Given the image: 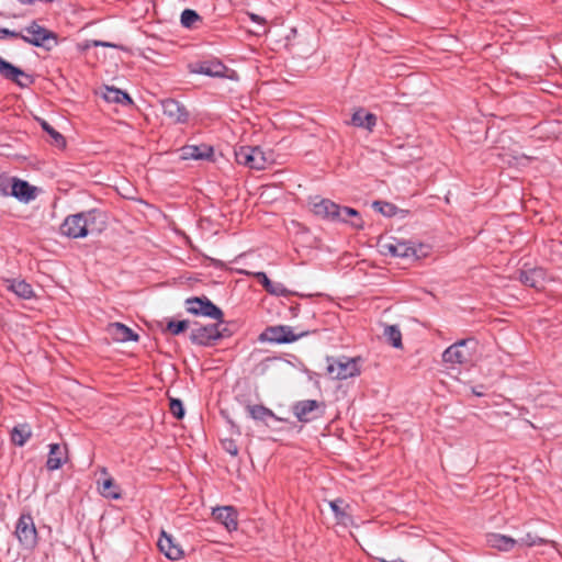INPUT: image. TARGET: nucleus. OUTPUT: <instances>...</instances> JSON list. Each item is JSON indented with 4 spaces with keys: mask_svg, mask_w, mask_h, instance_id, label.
Returning a JSON list of instances; mask_svg holds the SVG:
<instances>
[{
    "mask_svg": "<svg viewBox=\"0 0 562 562\" xmlns=\"http://www.w3.org/2000/svg\"><path fill=\"white\" fill-rule=\"evenodd\" d=\"M360 357H347V356H327L326 363L327 373L336 380H347L349 378L358 376L361 372Z\"/></svg>",
    "mask_w": 562,
    "mask_h": 562,
    "instance_id": "1",
    "label": "nucleus"
},
{
    "mask_svg": "<svg viewBox=\"0 0 562 562\" xmlns=\"http://www.w3.org/2000/svg\"><path fill=\"white\" fill-rule=\"evenodd\" d=\"M95 218L94 210L69 215L60 225V233L69 238H83L88 235L89 227Z\"/></svg>",
    "mask_w": 562,
    "mask_h": 562,
    "instance_id": "2",
    "label": "nucleus"
},
{
    "mask_svg": "<svg viewBox=\"0 0 562 562\" xmlns=\"http://www.w3.org/2000/svg\"><path fill=\"white\" fill-rule=\"evenodd\" d=\"M236 161L250 169L263 170L270 164L271 155L267 156L266 153L257 146H241L235 151Z\"/></svg>",
    "mask_w": 562,
    "mask_h": 562,
    "instance_id": "3",
    "label": "nucleus"
},
{
    "mask_svg": "<svg viewBox=\"0 0 562 562\" xmlns=\"http://www.w3.org/2000/svg\"><path fill=\"white\" fill-rule=\"evenodd\" d=\"M186 310L188 313L196 315L210 317L212 319L217 321L220 324L224 323V313L223 311L216 306L211 300L207 297H189L186 300Z\"/></svg>",
    "mask_w": 562,
    "mask_h": 562,
    "instance_id": "4",
    "label": "nucleus"
},
{
    "mask_svg": "<svg viewBox=\"0 0 562 562\" xmlns=\"http://www.w3.org/2000/svg\"><path fill=\"white\" fill-rule=\"evenodd\" d=\"M23 31L25 34L23 33L22 40L27 44L46 49H50L52 46L56 44V34L37 24L35 21H33Z\"/></svg>",
    "mask_w": 562,
    "mask_h": 562,
    "instance_id": "5",
    "label": "nucleus"
},
{
    "mask_svg": "<svg viewBox=\"0 0 562 562\" xmlns=\"http://www.w3.org/2000/svg\"><path fill=\"white\" fill-rule=\"evenodd\" d=\"M15 536L20 544L27 550H33L37 544V530L30 513L22 514L15 526Z\"/></svg>",
    "mask_w": 562,
    "mask_h": 562,
    "instance_id": "6",
    "label": "nucleus"
},
{
    "mask_svg": "<svg viewBox=\"0 0 562 562\" xmlns=\"http://www.w3.org/2000/svg\"><path fill=\"white\" fill-rule=\"evenodd\" d=\"M222 324H209V325H199L192 328L190 333V340L194 345L199 346H212L217 340L225 336L224 331L226 329H221L220 326Z\"/></svg>",
    "mask_w": 562,
    "mask_h": 562,
    "instance_id": "7",
    "label": "nucleus"
},
{
    "mask_svg": "<svg viewBox=\"0 0 562 562\" xmlns=\"http://www.w3.org/2000/svg\"><path fill=\"white\" fill-rule=\"evenodd\" d=\"M475 345L473 339H461L449 346L442 353V361L451 366L464 364L472 360V352L469 345Z\"/></svg>",
    "mask_w": 562,
    "mask_h": 562,
    "instance_id": "8",
    "label": "nucleus"
},
{
    "mask_svg": "<svg viewBox=\"0 0 562 562\" xmlns=\"http://www.w3.org/2000/svg\"><path fill=\"white\" fill-rule=\"evenodd\" d=\"M307 335L306 331L294 333L292 327L280 325V326H270L266 328V330L261 334V340H267L274 344H290L294 342L301 337Z\"/></svg>",
    "mask_w": 562,
    "mask_h": 562,
    "instance_id": "9",
    "label": "nucleus"
},
{
    "mask_svg": "<svg viewBox=\"0 0 562 562\" xmlns=\"http://www.w3.org/2000/svg\"><path fill=\"white\" fill-rule=\"evenodd\" d=\"M313 213L323 220L330 222H346L341 216V206L329 199H315L312 202Z\"/></svg>",
    "mask_w": 562,
    "mask_h": 562,
    "instance_id": "10",
    "label": "nucleus"
},
{
    "mask_svg": "<svg viewBox=\"0 0 562 562\" xmlns=\"http://www.w3.org/2000/svg\"><path fill=\"white\" fill-rule=\"evenodd\" d=\"M162 113L173 124H186L190 119V112L180 101L168 98L160 101Z\"/></svg>",
    "mask_w": 562,
    "mask_h": 562,
    "instance_id": "11",
    "label": "nucleus"
},
{
    "mask_svg": "<svg viewBox=\"0 0 562 562\" xmlns=\"http://www.w3.org/2000/svg\"><path fill=\"white\" fill-rule=\"evenodd\" d=\"M0 76L7 80L15 82L18 86L24 88L33 82L30 75L24 72L19 67L7 61L0 56Z\"/></svg>",
    "mask_w": 562,
    "mask_h": 562,
    "instance_id": "12",
    "label": "nucleus"
},
{
    "mask_svg": "<svg viewBox=\"0 0 562 562\" xmlns=\"http://www.w3.org/2000/svg\"><path fill=\"white\" fill-rule=\"evenodd\" d=\"M190 71L192 74L221 78L225 76L226 66L218 59H211L191 65Z\"/></svg>",
    "mask_w": 562,
    "mask_h": 562,
    "instance_id": "13",
    "label": "nucleus"
},
{
    "mask_svg": "<svg viewBox=\"0 0 562 562\" xmlns=\"http://www.w3.org/2000/svg\"><path fill=\"white\" fill-rule=\"evenodd\" d=\"M49 451L46 460V468L48 471H56L60 469L68 461V449L66 445L50 443L48 445Z\"/></svg>",
    "mask_w": 562,
    "mask_h": 562,
    "instance_id": "14",
    "label": "nucleus"
},
{
    "mask_svg": "<svg viewBox=\"0 0 562 562\" xmlns=\"http://www.w3.org/2000/svg\"><path fill=\"white\" fill-rule=\"evenodd\" d=\"M546 271L539 267L524 268L519 272V281L527 286L540 290L544 285Z\"/></svg>",
    "mask_w": 562,
    "mask_h": 562,
    "instance_id": "15",
    "label": "nucleus"
},
{
    "mask_svg": "<svg viewBox=\"0 0 562 562\" xmlns=\"http://www.w3.org/2000/svg\"><path fill=\"white\" fill-rule=\"evenodd\" d=\"M214 519L221 522L228 531H234L238 527V514L233 506H222L213 509Z\"/></svg>",
    "mask_w": 562,
    "mask_h": 562,
    "instance_id": "16",
    "label": "nucleus"
},
{
    "mask_svg": "<svg viewBox=\"0 0 562 562\" xmlns=\"http://www.w3.org/2000/svg\"><path fill=\"white\" fill-rule=\"evenodd\" d=\"M157 546L160 552L170 560H179L183 555L181 547L176 543L172 537L167 535L165 531L161 532Z\"/></svg>",
    "mask_w": 562,
    "mask_h": 562,
    "instance_id": "17",
    "label": "nucleus"
},
{
    "mask_svg": "<svg viewBox=\"0 0 562 562\" xmlns=\"http://www.w3.org/2000/svg\"><path fill=\"white\" fill-rule=\"evenodd\" d=\"M36 188L31 186L27 181L19 178H13L11 184V196H14L19 201L30 202L36 198Z\"/></svg>",
    "mask_w": 562,
    "mask_h": 562,
    "instance_id": "18",
    "label": "nucleus"
},
{
    "mask_svg": "<svg viewBox=\"0 0 562 562\" xmlns=\"http://www.w3.org/2000/svg\"><path fill=\"white\" fill-rule=\"evenodd\" d=\"M319 407V403L316 400H304L294 404L293 413L299 422L308 423L316 416L313 413Z\"/></svg>",
    "mask_w": 562,
    "mask_h": 562,
    "instance_id": "19",
    "label": "nucleus"
},
{
    "mask_svg": "<svg viewBox=\"0 0 562 562\" xmlns=\"http://www.w3.org/2000/svg\"><path fill=\"white\" fill-rule=\"evenodd\" d=\"M181 158L184 159V160H188V159H194V160H199V159H204V160H207V159H211L212 156H213V147L209 146V145H205V144H202L200 146L198 145H187V146H183L181 149Z\"/></svg>",
    "mask_w": 562,
    "mask_h": 562,
    "instance_id": "20",
    "label": "nucleus"
},
{
    "mask_svg": "<svg viewBox=\"0 0 562 562\" xmlns=\"http://www.w3.org/2000/svg\"><path fill=\"white\" fill-rule=\"evenodd\" d=\"M518 542L519 541L516 539L502 533L492 532L486 535V543L488 547L502 552L512 551Z\"/></svg>",
    "mask_w": 562,
    "mask_h": 562,
    "instance_id": "21",
    "label": "nucleus"
},
{
    "mask_svg": "<svg viewBox=\"0 0 562 562\" xmlns=\"http://www.w3.org/2000/svg\"><path fill=\"white\" fill-rule=\"evenodd\" d=\"M32 437V428L27 423L15 425L10 431V440L16 447H23Z\"/></svg>",
    "mask_w": 562,
    "mask_h": 562,
    "instance_id": "22",
    "label": "nucleus"
},
{
    "mask_svg": "<svg viewBox=\"0 0 562 562\" xmlns=\"http://www.w3.org/2000/svg\"><path fill=\"white\" fill-rule=\"evenodd\" d=\"M351 124L371 132L376 124V116L363 109H358L351 116Z\"/></svg>",
    "mask_w": 562,
    "mask_h": 562,
    "instance_id": "23",
    "label": "nucleus"
},
{
    "mask_svg": "<svg viewBox=\"0 0 562 562\" xmlns=\"http://www.w3.org/2000/svg\"><path fill=\"white\" fill-rule=\"evenodd\" d=\"M386 251L393 257L400 258H418L417 251L414 247L405 241H397L395 244H386Z\"/></svg>",
    "mask_w": 562,
    "mask_h": 562,
    "instance_id": "24",
    "label": "nucleus"
},
{
    "mask_svg": "<svg viewBox=\"0 0 562 562\" xmlns=\"http://www.w3.org/2000/svg\"><path fill=\"white\" fill-rule=\"evenodd\" d=\"M103 98L110 103H116L125 106L133 104V100L128 93L115 87H105Z\"/></svg>",
    "mask_w": 562,
    "mask_h": 562,
    "instance_id": "25",
    "label": "nucleus"
},
{
    "mask_svg": "<svg viewBox=\"0 0 562 562\" xmlns=\"http://www.w3.org/2000/svg\"><path fill=\"white\" fill-rule=\"evenodd\" d=\"M110 331L113 338L121 342L138 340V335L135 334L130 327L121 323L112 324L110 326Z\"/></svg>",
    "mask_w": 562,
    "mask_h": 562,
    "instance_id": "26",
    "label": "nucleus"
},
{
    "mask_svg": "<svg viewBox=\"0 0 562 562\" xmlns=\"http://www.w3.org/2000/svg\"><path fill=\"white\" fill-rule=\"evenodd\" d=\"M8 289L20 299L30 300L34 296L32 285L25 280H11Z\"/></svg>",
    "mask_w": 562,
    "mask_h": 562,
    "instance_id": "27",
    "label": "nucleus"
},
{
    "mask_svg": "<svg viewBox=\"0 0 562 562\" xmlns=\"http://www.w3.org/2000/svg\"><path fill=\"white\" fill-rule=\"evenodd\" d=\"M251 274L261 283V285L265 288V290L267 292H269L270 294H274V295L283 294V292H284L283 285L281 283H273L265 272L258 271V272H254Z\"/></svg>",
    "mask_w": 562,
    "mask_h": 562,
    "instance_id": "28",
    "label": "nucleus"
},
{
    "mask_svg": "<svg viewBox=\"0 0 562 562\" xmlns=\"http://www.w3.org/2000/svg\"><path fill=\"white\" fill-rule=\"evenodd\" d=\"M341 216L346 218L345 223H349L353 228H363L364 222L359 212L349 206H341Z\"/></svg>",
    "mask_w": 562,
    "mask_h": 562,
    "instance_id": "29",
    "label": "nucleus"
},
{
    "mask_svg": "<svg viewBox=\"0 0 562 562\" xmlns=\"http://www.w3.org/2000/svg\"><path fill=\"white\" fill-rule=\"evenodd\" d=\"M101 495L110 499L121 498L120 488L115 485L114 481L110 477L102 482L99 487Z\"/></svg>",
    "mask_w": 562,
    "mask_h": 562,
    "instance_id": "30",
    "label": "nucleus"
},
{
    "mask_svg": "<svg viewBox=\"0 0 562 562\" xmlns=\"http://www.w3.org/2000/svg\"><path fill=\"white\" fill-rule=\"evenodd\" d=\"M384 337L394 348L402 347V333L396 325H389L384 328Z\"/></svg>",
    "mask_w": 562,
    "mask_h": 562,
    "instance_id": "31",
    "label": "nucleus"
},
{
    "mask_svg": "<svg viewBox=\"0 0 562 562\" xmlns=\"http://www.w3.org/2000/svg\"><path fill=\"white\" fill-rule=\"evenodd\" d=\"M42 128L52 137L53 143L58 146H65V137L57 132L53 126H50L45 120H41Z\"/></svg>",
    "mask_w": 562,
    "mask_h": 562,
    "instance_id": "32",
    "label": "nucleus"
},
{
    "mask_svg": "<svg viewBox=\"0 0 562 562\" xmlns=\"http://www.w3.org/2000/svg\"><path fill=\"white\" fill-rule=\"evenodd\" d=\"M248 412L251 418L256 420H265L267 417L273 416L272 411L262 405L248 406Z\"/></svg>",
    "mask_w": 562,
    "mask_h": 562,
    "instance_id": "33",
    "label": "nucleus"
},
{
    "mask_svg": "<svg viewBox=\"0 0 562 562\" xmlns=\"http://www.w3.org/2000/svg\"><path fill=\"white\" fill-rule=\"evenodd\" d=\"M200 15L194 11V10H191V9H186L182 13H181V24L184 26V27H192L194 25L195 22L200 21Z\"/></svg>",
    "mask_w": 562,
    "mask_h": 562,
    "instance_id": "34",
    "label": "nucleus"
},
{
    "mask_svg": "<svg viewBox=\"0 0 562 562\" xmlns=\"http://www.w3.org/2000/svg\"><path fill=\"white\" fill-rule=\"evenodd\" d=\"M373 209L385 216H393L396 211V206L389 202L374 201L372 204Z\"/></svg>",
    "mask_w": 562,
    "mask_h": 562,
    "instance_id": "35",
    "label": "nucleus"
},
{
    "mask_svg": "<svg viewBox=\"0 0 562 562\" xmlns=\"http://www.w3.org/2000/svg\"><path fill=\"white\" fill-rule=\"evenodd\" d=\"M189 327L188 321H169L167 324V329L172 335H179L183 333Z\"/></svg>",
    "mask_w": 562,
    "mask_h": 562,
    "instance_id": "36",
    "label": "nucleus"
},
{
    "mask_svg": "<svg viewBox=\"0 0 562 562\" xmlns=\"http://www.w3.org/2000/svg\"><path fill=\"white\" fill-rule=\"evenodd\" d=\"M170 413L177 418L181 419L184 416L183 404L178 398H171L169 404Z\"/></svg>",
    "mask_w": 562,
    "mask_h": 562,
    "instance_id": "37",
    "label": "nucleus"
},
{
    "mask_svg": "<svg viewBox=\"0 0 562 562\" xmlns=\"http://www.w3.org/2000/svg\"><path fill=\"white\" fill-rule=\"evenodd\" d=\"M13 182V178L1 176L0 177V195L9 196L11 195V184Z\"/></svg>",
    "mask_w": 562,
    "mask_h": 562,
    "instance_id": "38",
    "label": "nucleus"
},
{
    "mask_svg": "<svg viewBox=\"0 0 562 562\" xmlns=\"http://www.w3.org/2000/svg\"><path fill=\"white\" fill-rule=\"evenodd\" d=\"M342 503L341 499H335L329 503L330 509L333 510L335 517L339 521H345V518L347 517V514L341 509L340 504Z\"/></svg>",
    "mask_w": 562,
    "mask_h": 562,
    "instance_id": "39",
    "label": "nucleus"
},
{
    "mask_svg": "<svg viewBox=\"0 0 562 562\" xmlns=\"http://www.w3.org/2000/svg\"><path fill=\"white\" fill-rule=\"evenodd\" d=\"M0 35L2 37L10 36V37L21 38L22 40L23 33L22 32H16V31H11L9 29L2 27V29H0Z\"/></svg>",
    "mask_w": 562,
    "mask_h": 562,
    "instance_id": "40",
    "label": "nucleus"
},
{
    "mask_svg": "<svg viewBox=\"0 0 562 562\" xmlns=\"http://www.w3.org/2000/svg\"><path fill=\"white\" fill-rule=\"evenodd\" d=\"M226 451L228 453H231L232 456H237L238 454V449H237L236 445L233 441L228 442V446L226 447Z\"/></svg>",
    "mask_w": 562,
    "mask_h": 562,
    "instance_id": "41",
    "label": "nucleus"
},
{
    "mask_svg": "<svg viewBox=\"0 0 562 562\" xmlns=\"http://www.w3.org/2000/svg\"><path fill=\"white\" fill-rule=\"evenodd\" d=\"M483 389H484V387H483V385L474 386V387H472V393H473L475 396H479V397L484 396V395H485V393H484Z\"/></svg>",
    "mask_w": 562,
    "mask_h": 562,
    "instance_id": "42",
    "label": "nucleus"
},
{
    "mask_svg": "<svg viewBox=\"0 0 562 562\" xmlns=\"http://www.w3.org/2000/svg\"><path fill=\"white\" fill-rule=\"evenodd\" d=\"M520 543L531 547L536 544V541L530 537V535H527V538L521 539Z\"/></svg>",
    "mask_w": 562,
    "mask_h": 562,
    "instance_id": "43",
    "label": "nucleus"
},
{
    "mask_svg": "<svg viewBox=\"0 0 562 562\" xmlns=\"http://www.w3.org/2000/svg\"><path fill=\"white\" fill-rule=\"evenodd\" d=\"M250 19L255 22H263V19H261L260 16H258L257 14H250Z\"/></svg>",
    "mask_w": 562,
    "mask_h": 562,
    "instance_id": "44",
    "label": "nucleus"
},
{
    "mask_svg": "<svg viewBox=\"0 0 562 562\" xmlns=\"http://www.w3.org/2000/svg\"><path fill=\"white\" fill-rule=\"evenodd\" d=\"M94 46H111V45L109 43H105V42L95 41L94 42Z\"/></svg>",
    "mask_w": 562,
    "mask_h": 562,
    "instance_id": "45",
    "label": "nucleus"
},
{
    "mask_svg": "<svg viewBox=\"0 0 562 562\" xmlns=\"http://www.w3.org/2000/svg\"><path fill=\"white\" fill-rule=\"evenodd\" d=\"M383 562H404V561H402V560H393V561H385V560H383Z\"/></svg>",
    "mask_w": 562,
    "mask_h": 562,
    "instance_id": "46",
    "label": "nucleus"
}]
</instances>
